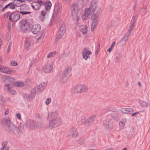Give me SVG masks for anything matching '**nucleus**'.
<instances>
[{
	"mask_svg": "<svg viewBox=\"0 0 150 150\" xmlns=\"http://www.w3.org/2000/svg\"><path fill=\"white\" fill-rule=\"evenodd\" d=\"M58 112L57 111L51 112L48 116L51 118L48 127L52 129L53 128L59 127L61 124L62 121L59 117H58Z\"/></svg>",
	"mask_w": 150,
	"mask_h": 150,
	"instance_id": "f257e3e1",
	"label": "nucleus"
},
{
	"mask_svg": "<svg viewBox=\"0 0 150 150\" xmlns=\"http://www.w3.org/2000/svg\"><path fill=\"white\" fill-rule=\"evenodd\" d=\"M40 123L38 121H35L33 120L29 119L25 122V126L30 129L33 130L39 127Z\"/></svg>",
	"mask_w": 150,
	"mask_h": 150,
	"instance_id": "f03ea898",
	"label": "nucleus"
},
{
	"mask_svg": "<svg viewBox=\"0 0 150 150\" xmlns=\"http://www.w3.org/2000/svg\"><path fill=\"white\" fill-rule=\"evenodd\" d=\"M100 9L96 10V13L93 14L91 16V19L93 21L91 28V31H93L94 30V28L97 25L99 19L98 15L100 13Z\"/></svg>",
	"mask_w": 150,
	"mask_h": 150,
	"instance_id": "7ed1b4c3",
	"label": "nucleus"
},
{
	"mask_svg": "<svg viewBox=\"0 0 150 150\" xmlns=\"http://www.w3.org/2000/svg\"><path fill=\"white\" fill-rule=\"evenodd\" d=\"M88 87L84 85H79L75 86L74 89V92L75 93H81L87 91Z\"/></svg>",
	"mask_w": 150,
	"mask_h": 150,
	"instance_id": "20e7f679",
	"label": "nucleus"
},
{
	"mask_svg": "<svg viewBox=\"0 0 150 150\" xmlns=\"http://www.w3.org/2000/svg\"><path fill=\"white\" fill-rule=\"evenodd\" d=\"M71 70V69L70 67H68L63 71L62 77L61 82L62 83H64L68 80Z\"/></svg>",
	"mask_w": 150,
	"mask_h": 150,
	"instance_id": "39448f33",
	"label": "nucleus"
},
{
	"mask_svg": "<svg viewBox=\"0 0 150 150\" xmlns=\"http://www.w3.org/2000/svg\"><path fill=\"white\" fill-rule=\"evenodd\" d=\"M71 11L72 16H76L79 12L81 13L82 10L77 3H74L71 6Z\"/></svg>",
	"mask_w": 150,
	"mask_h": 150,
	"instance_id": "423d86ee",
	"label": "nucleus"
},
{
	"mask_svg": "<svg viewBox=\"0 0 150 150\" xmlns=\"http://www.w3.org/2000/svg\"><path fill=\"white\" fill-rule=\"evenodd\" d=\"M6 15L7 17H9V20L13 22H16L20 18V14L15 12H12L11 13L10 12H8L6 13Z\"/></svg>",
	"mask_w": 150,
	"mask_h": 150,
	"instance_id": "0eeeda50",
	"label": "nucleus"
},
{
	"mask_svg": "<svg viewBox=\"0 0 150 150\" xmlns=\"http://www.w3.org/2000/svg\"><path fill=\"white\" fill-rule=\"evenodd\" d=\"M103 125L106 129L109 130L112 128L113 122L111 119L106 118L103 121Z\"/></svg>",
	"mask_w": 150,
	"mask_h": 150,
	"instance_id": "6e6552de",
	"label": "nucleus"
},
{
	"mask_svg": "<svg viewBox=\"0 0 150 150\" xmlns=\"http://www.w3.org/2000/svg\"><path fill=\"white\" fill-rule=\"evenodd\" d=\"M20 11H18L23 15H25L30 13L31 12L29 11L28 6L27 5L23 4L20 6Z\"/></svg>",
	"mask_w": 150,
	"mask_h": 150,
	"instance_id": "1a4fd4ad",
	"label": "nucleus"
},
{
	"mask_svg": "<svg viewBox=\"0 0 150 150\" xmlns=\"http://www.w3.org/2000/svg\"><path fill=\"white\" fill-rule=\"evenodd\" d=\"M91 54V52L89 50L88 47H85L83 49L82 53V55L83 58L85 60H87L88 58H90V55Z\"/></svg>",
	"mask_w": 150,
	"mask_h": 150,
	"instance_id": "9d476101",
	"label": "nucleus"
},
{
	"mask_svg": "<svg viewBox=\"0 0 150 150\" xmlns=\"http://www.w3.org/2000/svg\"><path fill=\"white\" fill-rule=\"evenodd\" d=\"M7 126V129L8 132L13 133L14 134H16V132L17 130V126L13 122H12L11 123L8 125Z\"/></svg>",
	"mask_w": 150,
	"mask_h": 150,
	"instance_id": "9b49d317",
	"label": "nucleus"
},
{
	"mask_svg": "<svg viewBox=\"0 0 150 150\" xmlns=\"http://www.w3.org/2000/svg\"><path fill=\"white\" fill-rule=\"evenodd\" d=\"M42 1L38 0L37 1L33 2L31 4L32 8L34 9L38 10L40 9L41 6H42Z\"/></svg>",
	"mask_w": 150,
	"mask_h": 150,
	"instance_id": "f8f14e48",
	"label": "nucleus"
},
{
	"mask_svg": "<svg viewBox=\"0 0 150 150\" xmlns=\"http://www.w3.org/2000/svg\"><path fill=\"white\" fill-rule=\"evenodd\" d=\"M44 71L46 73H50L53 71V65L52 64H47L44 66L43 68Z\"/></svg>",
	"mask_w": 150,
	"mask_h": 150,
	"instance_id": "ddd939ff",
	"label": "nucleus"
},
{
	"mask_svg": "<svg viewBox=\"0 0 150 150\" xmlns=\"http://www.w3.org/2000/svg\"><path fill=\"white\" fill-rule=\"evenodd\" d=\"M41 27L39 24H36L33 25L31 29V32L34 34H36L41 30Z\"/></svg>",
	"mask_w": 150,
	"mask_h": 150,
	"instance_id": "4468645a",
	"label": "nucleus"
},
{
	"mask_svg": "<svg viewBox=\"0 0 150 150\" xmlns=\"http://www.w3.org/2000/svg\"><path fill=\"white\" fill-rule=\"evenodd\" d=\"M21 29L23 31L29 30L30 29V25L29 22L26 21L23 22L22 24L21 27Z\"/></svg>",
	"mask_w": 150,
	"mask_h": 150,
	"instance_id": "2eb2a0df",
	"label": "nucleus"
},
{
	"mask_svg": "<svg viewBox=\"0 0 150 150\" xmlns=\"http://www.w3.org/2000/svg\"><path fill=\"white\" fill-rule=\"evenodd\" d=\"M61 12V9L58 8V9H55L53 13L52 18H55L56 20H57L60 17Z\"/></svg>",
	"mask_w": 150,
	"mask_h": 150,
	"instance_id": "dca6fc26",
	"label": "nucleus"
},
{
	"mask_svg": "<svg viewBox=\"0 0 150 150\" xmlns=\"http://www.w3.org/2000/svg\"><path fill=\"white\" fill-rule=\"evenodd\" d=\"M0 71L2 73L9 74H11L12 73V70L7 67L4 66L1 67L0 66Z\"/></svg>",
	"mask_w": 150,
	"mask_h": 150,
	"instance_id": "f3484780",
	"label": "nucleus"
},
{
	"mask_svg": "<svg viewBox=\"0 0 150 150\" xmlns=\"http://www.w3.org/2000/svg\"><path fill=\"white\" fill-rule=\"evenodd\" d=\"M42 6H44L46 11H49L52 5V3L50 1H49L46 2L42 1Z\"/></svg>",
	"mask_w": 150,
	"mask_h": 150,
	"instance_id": "a211bd4d",
	"label": "nucleus"
},
{
	"mask_svg": "<svg viewBox=\"0 0 150 150\" xmlns=\"http://www.w3.org/2000/svg\"><path fill=\"white\" fill-rule=\"evenodd\" d=\"M96 9V8L90 6L88 8H86L85 9V13H87V15L89 16L91 15L93 13H94Z\"/></svg>",
	"mask_w": 150,
	"mask_h": 150,
	"instance_id": "6ab92c4d",
	"label": "nucleus"
},
{
	"mask_svg": "<svg viewBox=\"0 0 150 150\" xmlns=\"http://www.w3.org/2000/svg\"><path fill=\"white\" fill-rule=\"evenodd\" d=\"M123 114H130L133 112V110L131 108H123L120 110Z\"/></svg>",
	"mask_w": 150,
	"mask_h": 150,
	"instance_id": "aec40b11",
	"label": "nucleus"
},
{
	"mask_svg": "<svg viewBox=\"0 0 150 150\" xmlns=\"http://www.w3.org/2000/svg\"><path fill=\"white\" fill-rule=\"evenodd\" d=\"M44 37L43 33H40L37 35L36 38L38 43H41Z\"/></svg>",
	"mask_w": 150,
	"mask_h": 150,
	"instance_id": "412c9836",
	"label": "nucleus"
},
{
	"mask_svg": "<svg viewBox=\"0 0 150 150\" xmlns=\"http://www.w3.org/2000/svg\"><path fill=\"white\" fill-rule=\"evenodd\" d=\"M70 132L72 136L76 137L78 136V133L76 128L75 127H72L70 130Z\"/></svg>",
	"mask_w": 150,
	"mask_h": 150,
	"instance_id": "4be33fe9",
	"label": "nucleus"
},
{
	"mask_svg": "<svg viewBox=\"0 0 150 150\" xmlns=\"http://www.w3.org/2000/svg\"><path fill=\"white\" fill-rule=\"evenodd\" d=\"M95 118V116L92 115L89 117L87 119V125L90 126L92 124Z\"/></svg>",
	"mask_w": 150,
	"mask_h": 150,
	"instance_id": "5701e85b",
	"label": "nucleus"
},
{
	"mask_svg": "<svg viewBox=\"0 0 150 150\" xmlns=\"http://www.w3.org/2000/svg\"><path fill=\"white\" fill-rule=\"evenodd\" d=\"M31 44L30 40L28 39V38H26L25 40V46L27 50L29 49Z\"/></svg>",
	"mask_w": 150,
	"mask_h": 150,
	"instance_id": "b1692460",
	"label": "nucleus"
},
{
	"mask_svg": "<svg viewBox=\"0 0 150 150\" xmlns=\"http://www.w3.org/2000/svg\"><path fill=\"white\" fill-rule=\"evenodd\" d=\"M47 11L45 10H43L41 12V14L39 16V18L42 21H43L45 18V15Z\"/></svg>",
	"mask_w": 150,
	"mask_h": 150,
	"instance_id": "393cba45",
	"label": "nucleus"
},
{
	"mask_svg": "<svg viewBox=\"0 0 150 150\" xmlns=\"http://www.w3.org/2000/svg\"><path fill=\"white\" fill-rule=\"evenodd\" d=\"M65 25H63L61 27L57 33H58V34H61L63 35L65 33Z\"/></svg>",
	"mask_w": 150,
	"mask_h": 150,
	"instance_id": "a878e982",
	"label": "nucleus"
},
{
	"mask_svg": "<svg viewBox=\"0 0 150 150\" xmlns=\"http://www.w3.org/2000/svg\"><path fill=\"white\" fill-rule=\"evenodd\" d=\"M5 99L2 95H0V107H4L5 106Z\"/></svg>",
	"mask_w": 150,
	"mask_h": 150,
	"instance_id": "bb28decb",
	"label": "nucleus"
},
{
	"mask_svg": "<svg viewBox=\"0 0 150 150\" xmlns=\"http://www.w3.org/2000/svg\"><path fill=\"white\" fill-rule=\"evenodd\" d=\"M79 28L80 30H81V32L82 34H85L87 31V28L86 26L84 25H79Z\"/></svg>",
	"mask_w": 150,
	"mask_h": 150,
	"instance_id": "cd10ccee",
	"label": "nucleus"
},
{
	"mask_svg": "<svg viewBox=\"0 0 150 150\" xmlns=\"http://www.w3.org/2000/svg\"><path fill=\"white\" fill-rule=\"evenodd\" d=\"M111 117L114 120L117 121L119 120V117L117 113L116 112H112L111 114Z\"/></svg>",
	"mask_w": 150,
	"mask_h": 150,
	"instance_id": "c85d7f7f",
	"label": "nucleus"
},
{
	"mask_svg": "<svg viewBox=\"0 0 150 150\" xmlns=\"http://www.w3.org/2000/svg\"><path fill=\"white\" fill-rule=\"evenodd\" d=\"M4 79L6 82H11L14 81V78L7 76H4Z\"/></svg>",
	"mask_w": 150,
	"mask_h": 150,
	"instance_id": "c756f323",
	"label": "nucleus"
},
{
	"mask_svg": "<svg viewBox=\"0 0 150 150\" xmlns=\"http://www.w3.org/2000/svg\"><path fill=\"white\" fill-rule=\"evenodd\" d=\"M12 122L9 119L4 118L2 119L1 123L3 124H6L7 126Z\"/></svg>",
	"mask_w": 150,
	"mask_h": 150,
	"instance_id": "7c9ffc66",
	"label": "nucleus"
},
{
	"mask_svg": "<svg viewBox=\"0 0 150 150\" xmlns=\"http://www.w3.org/2000/svg\"><path fill=\"white\" fill-rule=\"evenodd\" d=\"M47 84V82H44L41 83L40 85H39V87L41 86V89L38 91L39 93H40L43 90L46 86Z\"/></svg>",
	"mask_w": 150,
	"mask_h": 150,
	"instance_id": "2f4dec72",
	"label": "nucleus"
},
{
	"mask_svg": "<svg viewBox=\"0 0 150 150\" xmlns=\"http://www.w3.org/2000/svg\"><path fill=\"white\" fill-rule=\"evenodd\" d=\"M98 1V0H92L91 1L90 6L93 8H96L97 4Z\"/></svg>",
	"mask_w": 150,
	"mask_h": 150,
	"instance_id": "473e14b6",
	"label": "nucleus"
},
{
	"mask_svg": "<svg viewBox=\"0 0 150 150\" xmlns=\"http://www.w3.org/2000/svg\"><path fill=\"white\" fill-rule=\"evenodd\" d=\"M140 13L142 15H144L146 14L147 13L146 8V6L143 7L140 11Z\"/></svg>",
	"mask_w": 150,
	"mask_h": 150,
	"instance_id": "72a5a7b5",
	"label": "nucleus"
},
{
	"mask_svg": "<svg viewBox=\"0 0 150 150\" xmlns=\"http://www.w3.org/2000/svg\"><path fill=\"white\" fill-rule=\"evenodd\" d=\"M139 103L140 105L143 107H147L149 105L148 103L142 100H140Z\"/></svg>",
	"mask_w": 150,
	"mask_h": 150,
	"instance_id": "f704fd0d",
	"label": "nucleus"
},
{
	"mask_svg": "<svg viewBox=\"0 0 150 150\" xmlns=\"http://www.w3.org/2000/svg\"><path fill=\"white\" fill-rule=\"evenodd\" d=\"M34 97L35 96L34 94H31V93L29 94L25 95V98L31 100L33 99Z\"/></svg>",
	"mask_w": 150,
	"mask_h": 150,
	"instance_id": "c9c22d12",
	"label": "nucleus"
},
{
	"mask_svg": "<svg viewBox=\"0 0 150 150\" xmlns=\"http://www.w3.org/2000/svg\"><path fill=\"white\" fill-rule=\"evenodd\" d=\"M8 8L11 9H14L15 8L16 5L14 4L13 3H10L8 4Z\"/></svg>",
	"mask_w": 150,
	"mask_h": 150,
	"instance_id": "e433bc0d",
	"label": "nucleus"
},
{
	"mask_svg": "<svg viewBox=\"0 0 150 150\" xmlns=\"http://www.w3.org/2000/svg\"><path fill=\"white\" fill-rule=\"evenodd\" d=\"M15 85L16 86L20 87H22L24 86V83L23 82L18 81L16 83Z\"/></svg>",
	"mask_w": 150,
	"mask_h": 150,
	"instance_id": "4c0bfd02",
	"label": "nucleus"
},
{
	"mask_svg": "<svg viewBox=\"0 0 150 150\" xmlns=\"http://www.w3.org/2000/svg\"><path fill=\"white\" fill-rule=\"evenodd\" d=\"M130 35V34L127 32L125 35L122 39V40L127 41Z\"/></svg>",
	"mask_w": 150,
	"mask_h": 150,
	"instance_id": "58836bf2",
	"label": "nucleus"
},
{
	"mask_svg": "<svg viewBox=\"0 0 150 150\" xmlns=\"http://www.w3.org/2000/svg\"><path fill=\"white\" fill-rule=\"evenodd\" d=\"M24 127V125L23 124L22 122L20 123L18 126L19 132H18L19 133V132H20L21 131H22Z\"/></svg>",
	"mask_w": 150,
	"mask_h": 150,
	"instance_id": "ea45409f",
	"label": "nucleus"
},
{
	"mask_svg": "<svg viewBox=\"0 0 150 150\" xmlns=\"http://www.w3.org/2000/svg\"><path fill=\"white\" fill-rule=\"evenodd\" d=\"M78 143L80 145L84 144L85 142V140L83 138H80L78 141Z\"/></svg>",
	"mask_w": 150,
	"mask_h": 150,
	"instance_id": "a19ab883",
	"label": "nucleus"
},
{
	"mask_svg": "<svg viewBox=\"0 0 150 150\" xmlns=\"http://www.w3.org/2000/svg\"><path fill=\"white\" fill-rule=\"evenodd\" d=\"M134 25L135 24L131 23L130 24V25L129 28L127 32L131 34L132 31V29H133L134 27Z\"/></svg>",
	"mask_w": 150,
	"mask_h": 150,
	"instance_id": "79ce46f5",
	"label": "nucleus"
},
{
	"mask_svg": "<svg viewBox=\"0 0 150 150\" xmlns=\"http://www.w3.org/2000/svg\"><path fill=\"white\" fill-rule=\"evenodd\" d=\"M56 52H50L47 55V57L49 58L52 57L54 56L56 54Z\"/></svg>",
	"mask_w": 150,
	"mask_h": 150,
	"instance_id": "37998d69",
	"label": "nucleus"
},
{
	"mask_svg": "<svg viewBox=\"0 0 150 150\" xmlns=\"http://www.w3.org/2000/svg\"><path fill=\"white\" fill-rule=\"evenodd\" d=\"M63 35L61 34H58V33H57L56 34V39L55 40L56 42L58 41L62 37Z\"/></svg>",
	"mask_w": 150,
	"mask_h": 150,
	"instance_id": "c03bdc74",
	"label": "nucleus"
},
{
	"mask_svg": "<svg viewBox=\"0 0 150 150\" xmlns=\"http://www.w3.org/2000/svg\"><path fill=\"white\" fill-rule=\"evenodd\" d=\"M81 122L83 124H85L86 125H87V120L86 119V118L84 117H81Z\"/></svg>",
	"mask_w": 150,
	"mask_h": 150,
	"instance_id": "a18cd8bd",
	"label": "nucleus"
},
{
	"mask_svg": "<svg viewBox=\"0 0 150 150\" xmlns=\"http://www.w3.org/2000/svg\"><path fill=\"white\" fill-rule=\"evenodd\" d=\"M88 16H89L88 15L87 13H85V11L82 16V18L84 21L86 20L88 18Z\"/></svg>",
	"mask_w": 150,
	"mask_h": 150,
	"instance_id": "49530a36",
	"label": "nucleus"
},
{
	"mask_svg": "<svg viewBox=\"0 0 150 150\" xmlns=\"http://www.w3.org/2000/svg\"><path fill=\"white\" fill-rule=\"evenodd\" d=\"M127 119L126 118H123L122 119V121H121L120 122L119 125H122L123 127H124L125 124V122L126 121Z\"/></svg>",
	"mask_w": 150,
	"mask_h": 150,
	"instance_id": "de8ad7c7",
	"label": "nucleus"
},
{
	"mask_svg": "<svg viewBox=\"0 0 150 150\" xmlns=\"http://www.w3.org/2000/svg\"><path fill=\"white\" fill-rule=\"evenodd\" d=\"M36 93H37V91L36 87H35L31 90V94H34V96H35V95Z\"/></svg>",
	"mask_w": 150,
	"mask_h": 150,
	"instance_id": "09e8293b",
	"label": "nucleus"
},
{
	"mask_svg": "<svg viewBox=\"0 0 150 150\" xmlns=\"http://www.w3.org/2000/svg\"><path fill=\"white\" fill-rule=\"evenodd\" d=\"M4 85L5 87L7 89L8 91L11 89V87L9 84H5Z\"/></svg>",
	"mask_w": 150,
	"mask_h": 150,
	"instance_id": "8fccbe9b",
	"label": "nucleus"
},
{
	"mask_svg": "<svg viewBox=\"0 0 150 150\" xmlns=\"http://www.w3.org/2000/svg\"><path fill=\"white\" fill-rule=\"evenodd\" d=\"M51 99L50 98H48L45 101V103L47 105H49L51 102Z\"/></svg>",
	"mask_w": 150,
	"mask_h": 150,
	"instance_id": "3c124183",
	"label": "nucleus"
},
{
	"mask_svg": "<svg viewBox=\"0 0 150 150\" xmlns=\"http://www.w3.org/2000/svg\"><path fill=\"white\" fill-rule=\"evenodd\" d=\"M12 44V42H10L9 44L8 47L7 49V52L9 53L10 51L11 46Z\"/></svg>",
	"mask_w": 150,
	"mask_h": 150,
	"instance_id": "603ef678",
	"label": "nucleus"
},
{
	"mask_svg": "<svg viewBox=\"0 0 150 150\" xmlns=\"http://www.w3.org/2000/svg\"><path fill=\"white\" fill-rule=\"evenodd\" d=\"M107 109L108 111H113L114 110H115V109L112 106L108 107L107 108Z\"/></svg>",
	"mask_w": 150,
	"mask_h": 150,
	"instance_id": "864d4df0",
	"label": "nucleus"
},
{
	"mask_svg": "<svg viewBox=\"0 0 150 150\" xmlns=\"http://www.w3.org/2000/svg\"><path fill=\"white\" fill-rule=\"evenodd\" d=\"M126 41L122 40V39H121L120 41V43L121 44V45L122 46L125 45L126 43Z\"/></svg>",
	"mask_w": 150,
	"mask_h": 150,
	"instance_id": "5fc2aeb1",
	"label": "nucleus"
},
{
	"mask_svg": "<svg viewBox=\"0 0 150 150\" xmlns=\"http://www.w3.org/2000/svg\"><path fill=\"white\" fill-rule=\"evenodd\" d=\"M8 91L12 94L15 95L16 94V92L14 90L10 89Z\"/></svg>",
	"mask_w": 150,
	"mask_h": 150,
	"instance_id": "6e6d98bb",
	"label": "nucleus"
},
{
	"mask_svg": "<svg viewBox=\"0 0 150 150\" xmlns=\"http://www.w3.org/2000/svg\"><path fill=\"white\" fill-rule=\"evenodd\" d=\"M7 144V142L6 141H4L2 143V145L3 146V147L4 148H5Z\"/></svg>",
	"mask_w": 150,
	"mask_h": 150,
	"instance_id": "4d7b16f0",
	"label": "nucleus"
},
{
	"mask_svg": "<svg viewBox=\"0 0 150 150\" xmlns=\"http://www.w3.org/2000/svg\"><path fill=\"white\" fill-rule=\"evenodd\" d=\"M132 21L131 22V23H134V24H135V23L136 21V19L135 18V16H133L132 18Z\"/></svg>",
	"mask_w": 150,
	"mask_h": 150,
	"instance_id": "13d9d810",
	"label": "nucleus"
},
{
	"mask_svg": "<svg viewBox=\"0 0 150 150\" xmlns=\"http://www.w3.org/2000/svg\"><path fill=\"white\" fill-rule=\"evenodd\" d=\"M16 115L18 119L19 120H21V115L19 113H17Z\"/></svg>",
	"mask_w": 150,
	"mask_h": 150,
	"instance_id": "bf43d9fd",
	"label": "nucleus"
},
{
	"mask_svg": "<svg viewBox=\"0 0 150 150\" xmlns=\"http://www.w3.org/2000/svg\"><path fill=\"white\" fill-rule=\"evenodd\" d=\"M11 64L12 66H15L17 65V63L16 61L11 62Z\"/></svg>",
	"mask_w": 150,
	"mask_h": 150,
	"instance_id": "052dcab7",
	"label": "nucleus"
},
{
	"mask_svg": "<svg viewBox=\"0 0 150 150\" xmlns=\"http://www.w3.org/2000/svg\"><path fill=\"white\" fill-rule=\"evenodd\" d=\"M8 4L7 5H6L4 7L2 8V12L4 11L6 8H8Z\"/></svg>",
	"mask_w": 150,
	"mask_h": 150,
	"instance_id": "680f3d73",
	"label": "nucleus"
},
{
	"mask_svg": "<svg viewBox=\"0 0 150 150\" xmlns=\"http://www.w3.org/2000/svg\"><path fill=\"white\" fill-rule=\"evenodd\" d=\"M78 14H77L76 16H72V17H74V18H76V21H78L79 20V16L78 15Z\"/></svg>",
	"mask_w": 150,
	"mask_h": 150,
	"instance_id": "e2e57ef3",
	"label": "nucleus"
},
{
	"mask_svg": "<svg viewBox=\"0 0 150 150\" xmlns=\"http://www.w3.org/2000/svg\"><path fill=\"white\" fill-rule=\"evenodd\" d=\"M36 88L37 89V93H39L38 91L39 90H40V89H41V86H40V87H39V85L38 86H36Z\"/></svg>",
	"mask_w": 150,
	"mask_h": 150,
	"instance_id": "0e129e2a",
	"label": "nucleus"
},
{
	"mask_svg": "<svg viewBox=\"0 0 150 150\" xmlns=\"http://www.w3.org/2000/svg\"><path fill=\"white\" fill-rule=\"evenodd\" d=\"M115 62L117 63H119L120 62V59L118 57H116L115 58Z\"/></svg>",
	"mask_w": 150,
	"mask_h": 150,
	"instance_id": "69168bd1",
	"label": "nucleus"
},
{
	"mask_svg": "<svg viewBox=\"0 0 150 150\" xmlns=\"http://www.w3.org/2000/svg\"><path fill=\"white\" fill-rule=\"evenodd\" d=\"M85 0H81L82 1V5H85L87 3V2L88 1V0H87V1H86V2H85Z\"/></svg>",
	"mask_w": 150,
	"mask_h": 150,
	"instance_id": "338daca9",
	"label": "nucleus"
},
{
	"mask_svg": "<svg viewBox=\"0 0 150 150\" xmlns=\"http://www.w3.org/2000/svg\"><path fill=\"white\" fill-rule=\"evenodd\" d=\"M115 42L114 41V42H113L112 43V45L110 47H111V48H112L113 49V47L115 45Z\"/></svg>",
	"mask_w": 150,
	"mask_h": 150,
	"instance_id": "774afa93",
	"label": "nucleus"
}]
</instances>
